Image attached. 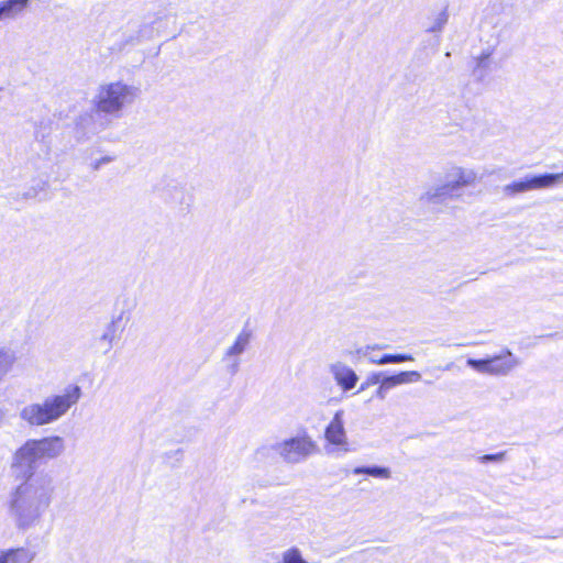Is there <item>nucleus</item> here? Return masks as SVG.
Wrapping results in <instances>:
<instances>
[{
	"label": "nucleus",
	"mask_w": 563,
	"mask_h": 563,
	"mask_svg": "<svg viewBox=\"0 0 563 563\" xmlns=\"http://www.w3.org/2000/svg\"><path fill=\"white\" fill-rule=\"evenodd\" d=\"M65 449L62 437L51 435L29 439L12 454L11 470L22 475V482L8 493L5 509L16 530L26 532L41 526L55 498L56 484L49 473L35 471L41 463L59 457Z\"/></svg>",
	"instance_id": "1"
},
{
	"label": "nucleus",
	"mask_w": 563,
	"mask_h": 563,
	"mask_svg": "<svg viewBox=\"0 0 563 563\" xmlns=\"http://www.w3.org/2000/svg\"><path fill=\"white\" fill-rule=\"evenodd\" d=\"M81 396V387L69 384L59 394L49 395L42 401L29 402L23 406L19 411V418L30 428L55 423L78 404Z\"/></svg>",
	"instance_id": "2"
},
{
	"label": "nucleus",
	"mask_w": 563,
	"mask_h": 563,
	"mask_svg": "<svg viewBox=\"0 0 563 563\" xmlns=\"http://www.w3.org/2000/svg\"><path fill=\"white\" fill-rule=\"evenodd\" d=\"M140 95V89L122 80L102 84L93 96L96 111L106 115L119 118L122 110L131 106Z\"/></svg>",
	"instance_id": "3"
},
{
	"label": "nucleus",
	"mask_w": 563,
	"mask_h": 563,
	"mask_svg": "<svg viewBox=\"0 0 563 563\" xmlns=\"http://www.w3.org/2000/svg\"><path fill=\"white\" fill-rule=\"evenodd\" d=\"M278 448L279 457L287 464L301 463L318 451L317 443L306 432L278 441Z\"/></svg>",
	"instance_id": "4"
},
{
	"label": "nucleus",
	"mask_w": 563,
	"mask_h": 563,
	"mask_svg": "<svg viewBox=\"0 0 563 563\" xmlns=\"http://www.w3.org/2000/svg\"><path fill=\"white\" fill-rule=\"evenodd\" d=\"M478 180L477 173L471 168L453 166L445 173V184L454 197H459V191L465 187H473Z\"/></svg>",
	"instance_id": "5"
},
{
	"label": "nucleus",
	"mask_w": 563,
	"mask_h": 563,
	"mask_svg": "<svg viewBox=\"0 0 563 563\" xmlns=\"http://www.w3.org/2000/svg\"><path fill=\"white\" fill-rule=\"evenodd\" d=\"M343 410H338L324 431L325 440L346 453L350 451L346 432L344 429Z\"/></svg>",
	"instance_id": "6"
},
{
	"label": "nucleus",
	"mask_w": 563,
	"mask_h": 563,
	"mask_svg": "<svg viewBox=\"0 0 563 563\" xmlns=\"http://www.w3.org/2000/svg\"><path fill=\"white\" fill-rule=\"evenodd\" d=\"M329 372L343 391L352 390L358 382L355 371L341 361L330 364Z\"/></svg>",
	"instance_id": "7"
},
{
	"label": "nucleus",
	"mask_w": 563,
	"mask_h": 563,
	"mask_svg": "<svg viewBox=\"0 0 563 563\" xmlns=\"http://www.w3.org/2000/svg\"><path fill=\"white\" fill-rule=\"evenodd\" d=\"M35 553L24 547L0 549V563H32Z\"/></svg>",
	"instance_id": "8"
},
{
	"label": "nucleus",
	"mask_w": 563,
	"mask_h": 563,
	"mask_svg": "<svg viewBox=\"0 0 563 563\" xmlns=\"http://www.w3.org/2000/svg\"><path fill=\"white\" fill-rule=\"evenodd\" d=\"M420 379L421 374L417 371L400 372L390 376L384 375V373H382L380 384L384 386V388L389 390L398 385L416 383Z\"/></svg>",
	"instance_id": "9"
},
{
	"label": "nucleus",
	"mask_w": 563,
	"mask_h": 563,
	"mask_svg": "<svg viewBox=\"0 0 563 563\" xmlns=\"http://www.w3.org/2000/svg\"><path fill=\"white\" fill-rule=\"evenodd\" d=\"M279 456L278 441L260 445L253 453V461L257 464H273Z\"/></svg>",
	"instance_id": "10"
},
{
	"label": "nucleus",
	"mask_w": 563,
	"mask_h": 563,
	"mask_svg": "<svg viewBox=\"0 0 563 563\" xmlns=\"http://www.w3.org/2000/svg\"><path fill=\"white\" fill-rule=\"evenodd\" d=\"M29 0H4L0 2V21L19 16L27 7Z\"/></svg>",
	"instance_id": "11"
},
{
	"label": "nucleus",
	"mask_w": 563,
	"mask_h": 563,
	"mask_svg": "<svg viewBox=\"0 0 563 563\" xmlns=\"http://www.w3.org/2000/svg\"><path fill=\"white\" fill-rule=\"evenodd\" d=\"M452 198H454V195L451 192L445 181L442 185L430 188L421 197V199L428 203H442Z\"/></svg>",
	"instance_id": "12"
},
{
	"label": "nucleus",
	"mask_w": 563,
	"mask_h": 563,
	"mask_svg": "<svg viewBox=\"0 0 563 563\" xmlns=\"http://www.w3.org/2000/svg\"><path fill=\"white\" fill-rule=\"evenodd\" d=\"M518 365V360L507 350L495 355V374H506Z\"/></svg>",
	"instance_id": "13"
},
{
	"label": "nucleus",
	"mask_w": 563,
	"mask_h": 563,
	"mask_svg": "<svg viewBox=\"0 0 563 563\" xmlns=\"http://www.w3.org/2000/svg\"><path fill=\"white\" fill-rule=\"evenodd\" d=\"M251 338L252 333L249 330H242L235 338L232 345L225 350V353L241 358V355L246 351L251 343Z\"/></svg>",
	"instance_id": "14"
},
{
	"label": "nucleus",
	"mask_w": 563,
	"mask_h": 563,
	"mask_svg": "<svg viewBox=\"0 0 563 563\" xmlns=\"http://www.w3.org/2000/svg\"><path fill=\"white\" fill-rule=\"evenodd\" d=\"M530 178H531L532 189L553 187L560 183H563V170L561 173L543 174V175L532 176Z\"/></svg>",
	"instance_id": "15"
},
{
	"label": "nucleus",
	"mask_w": 563,
	"mask_h": 563,
	"mask_svg": "<svg viewBox=\"0 0 563 563\" xmlns=\"http://www.w3.org/2000/svg\"><path fill=\"white\" fill-rule=\"evenodd\" d=\"M352 473L354 475H368L373 476L375 478L380 479H390L391 478V471L388 467L378 466V465H371V466H357L353 468Z\"/></svg>",
	"instance_id": "16"
},
{
	"label": "nucleus",
	"mask_w": 563,
	"mask_h": 563,
	"mask_svg": "<svg viewBox=\"0 0 563 563\" xmlns=\"http://www.w3.org/2000/svg\"><path fill=\"white\" fill-rule=\"evenodd\" d=\"M490 65H492L490 55L483 54L481 56V58L477 60L476 67L474 68V71H473L474 76L478 80H484L489 75Z\"/></svg>",
	"instance_id": "17"
},
{
	"label": "nucleus",
	"mask_w": 563,
	"mask_h": 563,
	"mask_svg": "<svg viewBox=\"0 0 563 563\" xmlns=\"http://www.w3.org/2000/svg\"><path fill=\"white\" fill-rule=\"evenodd\" d=\"M407 361H413V357L409 354H385L378 360L369 357V362L377 365L398 364Z\"/></svg>",
	"instance_id": "18"
},
{
	"label": "nucleus",
	"mask_w": 563,
	"mask_h": 563,
	"mask_svg": "<svg viewBox=\"0 0 563 563\" xmlns=\"http://www.w3.org/2000/svg\"><path fill=\"white\" fill-rule=\"evenodd\" d=\"M14 361L15 356L13 352L0 350V377L11 369Z\"/></svg>",
	"instance_id": "19"
},
{
	"label": "nucleus",
	"mask_w": 563,
	"mask_h": 563,
	"mask_svg": "<svg viewBox=\"0 0 563 563\" xmlns=\"http://www.w3.org/2000/svg\"><path fill=\"white\" fill-rule=\"evenodd\" d=\"M222 363L224 364L225 372L232 376L240 371L241 358L238 356H232L224 352Z\"/></svg>",
	"instance_id": "20"
},
{
	"label": "nucleus",
	"mask_w": 563,
	"mask_h": 563,
	"mask_svg": "<svg viewBox=\"0 0 563 563\" xmlns=\"http://www.w3.org/2000/svg\"><path fill=\"white\" fill-rule=\"evenodd\" d=\"M467 365L472 368L476 369L479 373H493V365L490 360H474L468 358Z\"/></svg>",
	"instance_id": "21"
},
{
	"label": "nucleus",
	"mask_w": 563,
	"mask_h": 563,
	"mask_svg": "<svg viewBox=\"0 0 563 563\" xmlns=\"http://www.w3.org/2000/svg\"><path fill=\"white\" fill-rule=\"evenodd\" d=\"M121 320V317L118 318L117 321H113L108 330L102 334L101 341L107 342L108 350L112 347V342L117 338V331H118V322Z\"/></svg>",
	"instance_id": "22"
},
{
	"label": "nucleus",
	"mask_w": 563,
	"mask_h": 563,
	"mask_svg": "<svg viewBox=\"0 0 563 563\" xmlns=\"http://www.w3.org/2000/svg\"><path fill=\"white\" fill-rule=\"evenodd\" d=\"M283 563H308L302 559L300 551L296 548H292L285 552L283 558Z\"/></svg>",
	"instance_id": "23"
},
{
	"label": "nucleus",
	"mask_w": 563,
	"mask_h": 563,
	"mask_svg": "<svg viewBox=\"0 0 563 563\" xmlns=\"http://www.w3.org/2000/svg\"><path fill=\"white\" fill-rule=\"evenodd\" d=\"M507 189L511 192H522L527 190H532L531 178H526L523 180L515 181L507 187Z\"/></svg>",
	"instance_id": "24"
},
{
	"label": "nucleus",
	"mask_w": 563,
	"mask_h": 563,
	"mask_svg": "<svg viewBox=\"0 0 563 563\" xmlns=\"http://www.w3.org/2000/svg\"><path fill=\"white\" fill-rule=\"evenodd\" d=\"M448 18H449V15H448L446 11H441L434 18L432 24L429 27V31L430 32H440L443 29V26L446 24Z\"/></svg>",
	"instance_id": "25"
},
{
	"label": "nucleus",
	"mask_w": 563,
	"mask_h": 563,
	"mask_svg": "<svg viewBox=\"0 0 563 563\" xmlns=\"http://www.w3.org/2000/svg\"><path fill=\"white\" fill-rule=\"evenodd\" d=\"M382 372L372 373L361 384L357 393L366 390L368 387L373 385L380 384Z\"/></svg>",
	"instance_id": "26"
},
{
	"label": "nucleus",
	"mask_w": 563,
	"mask_h": 563,
	"mask_svg": "<svg viewBox=\"0 0 563 563\" xmlns=\"http://www.w3.org/2000/svg\"><path fill=\"white\" fill-rule=\"evenodd\" d=\"M115 159V156L112 155H104L100 158L95 159L91 162L90 166L93 170H98L101 168V166L112 163Z\"/></svg>",
	"instance_id": "27"
},
{
	"label": "nucleus",
	"mask_w": 563,
	"mask_h": 563,
	"mask_svg": "<svg viewBox=\"0 0 563 563\" xmlns=\"http://www.w3.org/2000/svg\"><path fill=\"white\" fill-rule=\"evenodd\" d=\"M387 393H388V389L384 388V386L382 384H379V387L377 388L375 396L378 399L384 400L387 396Z\"/></svg>",
	"instance_id": "28"
},
{
	"label": "nucleus",
	"mask_w": 563,
	"mask_h": 563,
	"mask_svg": "<svg viewBox=\"0 0 563 563\" xmlns=\"http://www.w3.org/2000/svg\"><path fill=\"white\" fill-rule=\"evenodd\" d=\"M8 410L5 408L0 407V427L3 424L7 418Z\"/></svg>",
	"instance_id": "29"
},
{
	"label": "nucleus",
	"mask_w": 563,
	"mask_h": 563,
	"mask_svg": "<svg viewBox=\"0 0 563 563\" xmlns=\"http://www.w3.org/2000/svg\"><path fill=\"white\" fill-rule=\"evenodd\" d=\"M479 460L482 463L490 462V461H493V454H486V455L482 456Z\"/></svg>",
	"instance_id": "30"
},
{
	"label": "nucleus",
	"mask_w": 563,
	"mask_h": 563,
	"mask_svg": "<svg viewBox=\"0 0 563 563\" xmlns=\"http://www.w3.org/2000/svg\"><path fill=\"white\" fill-rule=\"evenodd\" d=\"M453 366V363H449L448 365H445L444 369L445 371H450Z\"/></svg>",
	"instance_id": "31"
}]
</instances>
